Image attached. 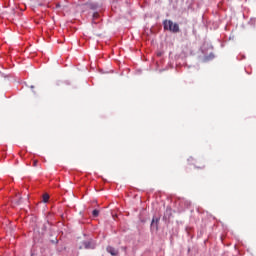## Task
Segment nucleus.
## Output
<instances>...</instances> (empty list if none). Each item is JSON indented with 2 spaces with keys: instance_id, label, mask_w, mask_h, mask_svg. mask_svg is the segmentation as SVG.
Returning a JSON list of instances; mask_svg holds the SVG:
<instances>
[{
  "instance_id": "f257e3e1",
  "label": "nucleus",
  "mask_w": 256,
  "mask_h": 256,
  "mask_svg": "<svg viewBox=\"0 0 256 256\" xmlns=\"http://www.w3.org/2000/svg\"><path fill=\"white\" fill-rule=\"evenodd\" d=\"M164 29L170 31L171 33H179V24L173 23L171 20H164Z\"/></svg>"
},
{
  "instance_id": "f03ea898",
  "label": "nucleus",
  "mask_w": 256,
  "mask_h": 256,
  "mask_svg": "<svg viewBox=\"0 0 256 256\" xmlns=\"http://www.w3.org/2000/svg\"><path fill=\"white\" fill-rule=\"evenodd\" d=\"M80 249H95V243L92 241H84L82 242V246H80Z\"/></svg>"
},
{
  "instance_id": "7ed1b4c3",
  "label": "nucleus",
  "mask_w": 256,
  "mask_h": 256,
  "mask_svg": "<svg viewBox=\"0 0 256 256\" xmlns=\"http://www.w3.org/2000/svg\"><path fill=\"white\" fill-rule=\"evenodd\" d=\"M106 251H107L108 253H110V255H112V256H117V255H119V250L115 249V248L112 247V246H108V247L106 248Z\"/></svg>"
},
{
  "instance_id": "20e7f679",
  "label": "nucleus",
  "mask_w": 256,
  "mask_h": 256,
  "mask_svg": "<svg viewBox=\"0 0 256 256\" xmlns=\"http://www.w3.org/2000/svg\"><path fill=\"white\" fill-rule=\"evenodd\" d=\"M42 199H43V203H48L49 202V194H43Z\"/></svg>"
},
{
  "instance_id": "39448f33",
  "label": "nucleus",
  "mask_w": 256,
  "mask_h": 256,
  "mask_svg": "<svg viewBox=\"0 0 256 256\" xmlns=\"http://www.w3.org/2000/svg\"><path fill=\"white\" fill-rule=\"evenodd\" d=\"M92 215L93 217H99V210H93Z\"/></svg>"
},
{
  "instance_id": "423d86ee",
  "label": "nucleus",
  "mask_w": 256,
  "mask_h": 256,
  "mask_svg": "<svg viewBox=\"0 0 256 256\" xmlns=\"http://www.w3.org/2000/svg\"><path fill=\"white\" fill-rule=\"evenodd\" d=\"M97 17H99V13L95 12V13L93 14V19H97Z\"/></svg>"
},
{
  "instance_id": "0eeeda50",
  "label": "nucleus",
  "mask_w": 256,
  "mask_h": 256,
  "mask_svg": "<svg viewBox=\"0 0 256 256\" xmlns=\"http://www.w3.org/2000/svg\"><path fill=\"white\" fill-rule=\"evenodd\" d=\"M153 223H159V219H157V218H156V219H155V218H153V219H152V225H153Z\"/></svg>"
},
{
  "instance_id": "6e6552de",
  "label": "nucleus",
  "mask_w": 256,
  "mask_h": 256,
  "mask_svg": "<svg viewBox=\"0 0 256 256\" xmlns=\"http://www.w3.org/2000/svg\"><path fill=\"white\" fill-rule=\"evenodd\" d=\"M37 163H39L37 160H34L33 167H37Z\"/></svg>"
},
{
  "instance_id": "1a4fd4ad",
  "label": "nucleus",
  "mask_w": 256,
  "mask_h": 256,
  "mask_svg": "<svg viewBox=\"0 0 256 256\" xmlns=\"http://www.w3.org/2000/svg\"><path fill=\"white\" fill-rule=\"evenodd\" d=\"M21 204V199H19L18 201H16V205H20Z\"/></svg>"
},
{
  "instance_id": "9d476101",
  "label": "nucleus",
  "mask_w": 256,
  "mask_h": 256,
  "mask_svg": "<svg viewBox=\"0 0 256 256\" xmlns=\"http://www.w3.org/2000/svg\"><path fill=\"white\" fill-rule=\"evenodd\" d=\"M199 169H205V165H202V167H199Z\"/></svg>"
}]
</instances>
